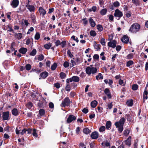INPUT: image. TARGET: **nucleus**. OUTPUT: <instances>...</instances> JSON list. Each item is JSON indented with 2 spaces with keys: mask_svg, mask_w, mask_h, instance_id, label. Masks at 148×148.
I'll return each mask as SVG.
<instances>
[{
  "mask_svg": "<svg viewBox=\"0 0 148 148\" xmlns=\"http://www.w3.org/2000/svg\"><path fill=\"white\" fill-rule=\"evenodd\" d=\"M140 25L137 23H134L132 25L129 31L133 34H136L138 32L140 29Z\"/></svg>",
  "mask_w": 148,
  "mask_h": 148,
  "instance_id": "1",
  "label": "nucleus"
},
{
  "mask_svg": "<svg viewBox=\"0 0 148 148\" xmlns=\"http://www.w3.org/2000/svg\"><path fill=\"white\" fill-rule=\"evenodd\" d=\"M98 71V70L96 67H92V65L87 67L86 69V72L88 75H94Z\"/></svg>",
  "mask_w": 148,
  "mask_h": 148,
  "instance_id": "2",
  "label": "nucleus"
},
{
  "mask_svg": "<svg viewBox=\"0 0 148 148\" xmlns=\"http://www.w3.org/2000/svg\"><path fill=\"white\" fill-rule=\"evenodd\" d=\"M70 101L69 98L66 97L62 101L60 105V106L62 107H65L66 106H68L70 105Z\"/></svg>",
  "mask_w": 148,
  "mask_h": 148,
  "instance_id": "3",
  "label": "nucleus"
},
{
  "mask_svg": "<svg viewBox=\"0 0 148 148\" xmlns=\"http://www.w3.org/2000/svg\"><path fill=\"white\" fill-rule=\"evenodd\" d=\"M114 15L115 17L118 18V19H119L123 16V14L122 12L119 10L117 9L115 11Z\"/></svg>",
  "mask_w": 148,
  "mask_h": 148,
  "instance_id": "4",
  "label": "nucleus"
},
{
  "mask_svg": "<svg viewBox=\"0 0 148 148\" xmlns=\"http://www.w3.org/2000/svg\"><path fill=\"white\" fill-rule=\"evenodd\" d=\"M2 116L3 119L4 121L9 120L10 118L9 116V112L8 111L3 112Z\"/></svg>",
  "mask_w": 148,
  "mask_h": 148,
  "instance_id": "5",
  "label": "nucleus"
},
{
  "mask_svg": "<svg viewBox=\"0 0 148 148\" xmlns=\"http://www.w3.org/2000/svg\"><path fill=\"white\" fill-rule=\"evenodd\" d=\"M29 1H28V3L27 4L26 7L29 10L31 13H33L34 12L35 10V7L34 6L32 5H30L29 4Z\"/></svg>",
  "mask_w": 148,
  "mask_h": 148,
  "instance_id": "6",
  "label": "nucleus"
},
{
  "mask_svg": "<svg viewBox=\"0 0 148 148\" xmlns=\"http://www.w3.org/2000/svg\"><path fill=\"white\" fill-rule=\"evenodd\" d=\"M19 4L18 0H13L10 2V5L12 8H15L17 7Z\"/></svg>",
  "mask_w": 148,
  "mask_h": 148,
  "instance_id": "7",
  "label": "nucleus"
},
{
  "mask_svg": "<svg viewBox=\"0 0 148 148\" xmlns=\"http://www.w3.org/2000/svg\"><path fill=\"white\" fill-rule=\"evenodd\" d=\"M76 119V117L73 115H70L67 118L66 122L68 123H70Z\"/></svg>",
  "mask_w": 148,
  "mask_h": 148,
  "instance_id": "8",
  "label": "nucleus"
},
{
  "mask_svg": "<svg viewBox=\"0 0 148 148\" xmlns=\"http://www.w3.org/2000/svg\"><path fill=\"white\" fill-rule=\"evenodd\" d=\"M117 42L115 40L110 41L108 43V46L113 48H114L116 47Z\"/></svg>",
  "mask_w": 148,
  "mask_h": 148,
  "instance_id": "9",
  "label": "nucleus"
},
{
  "mask_svg": "<svg viewBox=\"0 0 148 148\" xmlns=\"http://www.w3.org/2000/svg\"><path fill=\"white\" fill-rule=\"evenodd\" d=\"M46 103L44 101H39L38 104V109L40 108H44L46 106Z\"/></svg>",
  "mask_w": 148,
  "mask_h": 148,
  "instance_id": "10",
  "label": "nucleus"
},
{
  "mask_svg": "<svg viewBox=\"0 0 148 148\" xmlns=\"http://www.w3.org/2000/svg\"><path fill=\"white\" fill-rule=\"evenodd\" d=\"M90 136L92 139H97L99 136V134L97 132L95 131L92 133Z\"/></svg>",
  "mask_w": 148,
  "mask_h": 148,
  "instance_id": "11",
  "label": "nucleus"
},
{
  "mask_svg": "<svg viewBox=\"0 0 148 148\" xmlns=\"http://www.w3.org/2000/svg\"><path fill=\"white\" fill-rule=\"evenodd\" d=\"M105 94L108 96L109 99L111 98L112 95L109 89L108 88H106L104 91Z\"/></svg>",
  "mask_w": 148,
  "mask_h": 148,
  "instance_id": "12",
  "label": "nucleus"
},
{
  "mask_svg": "<svg viewBox=\"0 0 148 148\" xmlns=\"http://www.w3.org/2000/svg\"><path fill=\"white\" fill-rule=\"evenodd\" d=\"M125 121V119L124 118H122L119 121L116 122L115 124L123 125Z\"/></svg>",
  "mask_w": 148,
  "mask_h": 148,
  "instance_id": "13",
  "label": "nucleus"
},
{
  "mask_svg": "<svg viewBox=\"0 0 148 148\" xmlns=\"http://www.w3.org/2000/svg\"><path fill=\"white\" fill-rule=\"evenodd\" d=\"M115 125L116 127L118 128V130L119 132L121 133L123 130V125H119L118 124H115Z\"/></svg>",
  "mask_w": 148,
  "mask_h": 148,
  "instance_id": "14",
  "label": "nucleus"
},
{
  "mask_svg": "<svg viewBox=\"0 0 148 148\" xmlns=\"http://www.w3.org/2000/svg\"><path fill=\"white\" fill-rule=\"evenodd\" d=\"M122 41L125 43L128 42L129 41V38L126 35H124L123 36L121 39Z\"/></svg>",
  "mask_w": 148,
  "mask_h": 148,
  "instance_id": "15",
  "label": "nucleus"
},
{
  "mask_svg": "<svg viewBox=\"0 0 148 148\" xmlns=\"http://www.w3.org/2000/svg\"><path fill=\"white\" fill-rule=\"evenodd\" d=\"M48 75V73L46 71L40 73V75L43 79L46 78Z\"/></svg>",
  "mask_w": 148,
  "mask_h": 148,
  "instance_id": "16",
  "label": "nucleus"
},
{
  "mask_svg": "<svg viewBox=\"0 0 148 148\" xmlns=\"http://www.w3.org/2000/svg\"><path fill=\"white\" fill-rule=\"evenodd\" d=\"M30 18L32 20V22L34 24L36 22V16L34 13H32L30 15Z\"/></svg>",
  "mask_w": 148,
  "mask_h": 148,
  "instance_id": "17",
  "label": "nucleus"
},
{
  "mask_svg": "<svg viewBox=\"0 0 148 148\" xmlns=\"http://www.w3.org/2000/svg\"><path fill=\"white\" fill-rule=\"evenodd\" d=\"M12 113L13 115L17 116L19 114L18 110L16 108L13 109L12 110Z\"/></svg>",
  "mask_w": 148,
  "mask_h": 148,
  "instance_id": "18",
  "label": "nucleus"
},
{
  "mask_svg": "<svg viewBox=\"0 0 148 148\" xmlns=\"http://www.w3.org/2000/svg\"><path fill=\"white\" fill-rule=\"evenodd\" d=\"M89 21L92 27H93L95 26L96 25L95 22L92 18H89Z\"/></svg>",
  "mask_w": 148,
  "mask_h": 148,
  "instance_id": "19",
  "label": "nucleus"
},
{
  "mask_svg": "<svg viewBox=\"0 0 148 148\" xmlns=\"http://www.w3.org/2000/svg\"><path fill=\"white\" fill-rule=\"evenodd\" d=\"M27 51V49L26 48L24 47L21 48L18 50L19 52L23 54H25Z\"/></svg>",
  "mask_w": 148,
  "mask_h": 148,
  "instance_id": "20",
  "label": "nucleus"
},
{
  "mask_svg": "<svg viewBox=\"0 0 148 148\" xmlns=\"http://www.w3.org/2000/svg\"><path fill=\"white\" fill-rule=\"evenodd\" d=\"M38 10L40 14H42L43 16L46 14V11L42 7H39Z\"/></svg>",
  "mask_w": 148,
  "mask_h": 148,
  "instance_id": "21",
  "label": "nucleus"
},
{
  "mask_svg": "<svg viewBox=\"0 0 148 148\" xmlns=\"http://www.w3.org/2000/svg\"><path fill=\"white\" fill-rule=\"evenodd\" d=\"M126 103L128 106L130 107L132 106L133 104V100L131 99L127 100V101Z\"/></svg>",
  "mask_w": 148,
  "mask_h": 148,
  "instance_id": "22",
  "label": "nucleus"
},
{
  "mask_svg": "<svg viewBox=\"0 0 148 148\" xmlns=\"http://www.w3.org/2000/svg\"><path fill=\"white\" fill-rule=\"evenodd\" d=\"M107 9L106 8H104L101 10L100 11V14L102 16H104L107 13Z\"/></svg>",
  "mask_w": 148,
  "mask_h": 148,
  "instance_id": "23",
  "label": "nucleus"
},
{
  "mask_svg": "<svg viewBox=\"0 0 148 148\" xmlns=\"http://www.w3.org/2000/svg\"><path fill=\"white\" fill-rule=\"evenodd\" d=\"M73 81L75 82H78L79 80V77L77 76H73L72 77Z\"/></svg>",
  "mask_w": 148,
  "mask_h": 148,
  "instance_id": "24",
  "label": "nucleus"
},
{
  "mask_svg": "<svg viewBox=\"0 0 148 148\" xmlns=\"http://www.w3.org/2000/svg\"><path fill=\"white\" fill-rule=\"evenodd\" d=\"M83 131V133L86 134H88L91 132V131L87 127L84 128Z\"/></svg>",
  "mask_w": 148,
  "mask_h": 148,
  "instance_id": "25",
  "label": "nucleus"
},
{
  "mask_svg": "<svg viewBox=\"0 0 148 148\" xmlns=\"http://www.w3.org/2000/svg\"><path fill=\"white\" fill-rule=\"evenodd\" d=\"M97 9V8L95 6H92L91 8L88 9V11L89 12L93 11L94 12H95Z\"/></svg>",
  "mask_w": 148,
  "mask_h": 148,
  "instance_id": "26",
  "label": "nucleus"
},
{
  "mask_svg": "<svg viewBox=\"0 0 148 148\" xmlns=\"http://www.w3.org/2000/svg\"><path fill=\"white\" fill-rule=\"evenodd\" d=\"M125 143L126 145H130L131 143V137L129 136L128 138L125 141Z\"/></svg>",
  "mask_w": 148,
  "mask_h": 148,
  "instance_id": "27",
  "label": "nucleus"
},
{
  "mask_svg": "<svg viewBox=\"0 0 148 148\" xmlns=\"http://www.w3.org/2000/svg\"><path fill=\"white\" fill-rule=\"evenodd\" d=\"M96 78L97 80H99V79H103V76L101 73H99L96 76Z\"/></svg>",
  "mask_w": 148,
  "mask_h": 148,
  "instance_id": "28",
  "label": "nucleus"
},
{
  "mask_svg": "<svg viewBox=\"0 0 148 148\" xmlns=\"http://www.w3.org/2000/svg\"><path fill=\"white\" fill-rule=\"evenodd\" d=\"M91 107L93 108H95L97 104V102L96 100L92 101L91 103Z\"/></svg>",
  "mask_w": 148,
  "mask_h": 148,
  "instance_id": "29",
  "label": "nucleus"
},
{
  "mask_svg": "<svg viewBox=\"0 0 148 148\" xmlns=\"http://www.w3.org/2000/svg\"><path fill=\"white\" fill-rule=\"evenodd\" d=\"M94 48L96 49V50L97 51L98 50H99L100 48V44H97L96 42L95 41L94 42Z\"/></svg>",
  "mask_w": 148,
  "mask_h": 148,
  "instance_id": "30",
  "label": "nucleus"
},
{
  "mask_svg": "<svg viewBox=\"0 0 148 148\" xmlns=\"http://www.w3.org/2000/svg\"><path fill=\"white\" fill-rule=\"evenodd\" d=\"M73 60H75L77 64H79L82 62V61L81 59L78 58H73Z\"/></svg>",
  "mask_w": 148,
  "mask_h": 148,
  "instance_id": "31",
  "label": "nucleus"
},
{
  "mask_svg": "<svg viewBox=\"0 0 148 148\" xmlns=\"http://www.w3.org/2000/svg\"><path fill=\"white\" fill-rule=\"evenodd\" d=\"M33 106V104L31 102H28L26 105V107L29 109H30Z\"/></svg>",
  "mask_w": 148,
  "mask_h": 148,
  "instance_id": "32",
  "label": "nucleus"
},
{
  "mask_svg": "<svg viewBox=\"0 0 148 148\" xmlns=\"http://www.w3.org/2000/svg\"><path fill=\"white\" fill-rule=\"evenodd\" d=\"M71 63L70 64V66L71 67H73L77 65L75 61L73 59L71 60Z\"/></svg>",
  "mask_w": 148,
  "mask_h": 148,
  "instance_id": "33",
  "label": "nucleus"
},
{
  "mask_svg": "<svg viewBox=\"0 0 148 148\" xmlns=\"http://www.w3.org/2000/svg\"><path fill=\"white\" fill-rule=\"evenodd\" d=\"M97 27L99 31L100 32H101L103 29V27L101 25H98L97 26Z\"/></svg>",
  "mask_w": 148,
  "mask_h": 148,
  "instance_id": "34",
  "label": "nucleus"
},
{
  "mask_svg": "<svg viewBox=\"0 0 148 148\" xmlns=\"http://www.w3.org/2000/svg\"><path fill=\"white\" fill-rule=\"evenodd\" d=\"M51 46V43H49L48 44H46L44 45V47L47 49H49Z\"/></svg>",
  "mask_w": 148,
  "mask_h": 148,
  "instance_id": "35",
  "label": "nucleus"
},
{
  "mask_svg": "<svg viewBox=\"0 0 148 148\" xmlns=\"http://www.w3.org/2000/svg\"><path fill=\"white\" fill-rule=\"evenodd\" d=\"M16 36L17 38L19 40L22 39L23 37L22 34L20 33L16 34Z\"/></svg>",
  "mask_w": 148,
  "mask_h": 148,
  "instance_id": "36",
  "label": "nucleus"
},
{
  "mask_svg": "<svg viewBox=\"0 0 148 148\" xmlns=\"http://www.w3.org/2000/svg\"><path fill=\"white\" fill-rule=\"evenodd\" d=\"M148 94V92L147 91L144 90L143 93V99H147V94Z\"/></svg>",
  "mask_w": 148,
  "mask_h": 148,
  "instance_id": "37",
  "label": "nucleus"
},
{
  "mask_svg": "<svg viewBox=\"0 0 148 148\" xmlns=\"http://www.w3.org/2000/svg\"><path fill=\"white\" fill-rule=\"evenodd\" d=\"M39 113L40 116H43L45 114V110L43 109H40L39 111Z\"/></svg>",
  "mask_w": 148,
  "mask_h": 148,
  "instance_id": "38",
  "label": "nucleus"
},
{
  "mask_svg": "<svg viewBox=\"0 0 148 148\" xmlns=\"http://www.w3.org/2000/svg\"><path fill=\"white\" fill-rule=\"evenodd\" d=\"M40 34L39 32H36L34 38L35 40H38L40 38Z\"/></svg>",
  "mask_w": 148,
  "mask_h": 148,
  "instance_id": "39",
  "label": "nucleus"
},
{
  "mask_svg": "<svg viewBox=\"0 0 148 148\" xmlns=\"http://www.w3.org/2000/svg\"><path fill=\"white\" fill-rule=\"evenodd\" d=\"M36 49H33L32 51L30 53L29 55L30 56H34L36 53Z\"/></svg>",
  "mask_w": 148,
  "mask_h": 148,
  "instance_id": "40",
  "label": "nucleus"
},
{
  "mask_svg": "<svg viewBox=\"0 0 148 148\" xmlns=\"http://www.w3.org/2000/svg\"><path fill=\"white\" fill-rule=\"evenodd\" d=\"M60 76L62 79H64L66 77V74L62 72L60 74Z\"/></svg>",
  "mask_w": 148,
  "mask_h": 148,
  "instance_id": "41",
  "label": "nucleus"
},
{
  "mask_svg": "<svg viewBox=\"0 0 148 148\" xmlns=\"http://www.w3.org/2000/svg\"><path fill=\"white\" fill-rule=\"evenodd\" d=\"M57 66V64L56 63H54L51 67V70L52 71L55 70Z\"/></svg>",
  "mask_w": 148,
  "mask_h": 148,
  "instance_id": "42",
  "label": "nucleus"
},
{
  "mask_svg": "<svg viewBox=\"0 0 148 148\" xmlns=\"http://www.w3.org/2000/svg\"><path fill=\"white\" fill-rule=\"evenodd\" d=\"M100 42L101 44L103 46H105L106 45V42H105V39L104 38H101Z\"/></svg>",
  "mask_w": 148,
  "mask_h": 148,
  "instance_id": "43",
  "label": "nucleus"
},
{
  "mask_svg": "<svg viewBox=\"0 0 148 148\" xmlns=\"http://www.w3.org/2000/svg\"><path fill=\"white\" fill-rule=\"evenodd\" d=\"M90 36L93 37L95 36L97 34V33L94 30H91L90 32Z\"/></svg>",
  "mask_w": 148,
  "mask_h": 148,
  "instance_id": "44",
  "label": "nucleus"
},
{
  "mask_svg": "<svg viewBox=\"0 0 148 148\" xmlns=\"http://www.w3.org/2000/svg\"><path fill=\"white\" fill-rule=\"evenodd\" d=\"M133 64L134 62L132 60H130L127 62L126 63V66H127L129 67Z\"/></svg>",
  "mask_w": 148,
  "mask_h": 148,
  "instance_id": "45",
  "label": "nucleus"
},
{
  "mask_svg": "<svg viewBox=\"0 0 148 148\" xmlns=\"http://www.w3.org/2000/svg\"><path fill=\"white\" fill-rule=\"evenodd\" d=\"M132 1L136 6L139 4V2L138 0H132Z\"/></svg>",
  "mask_w": 148,
  "mask_h": 148,
  "instance_id": "46",
  "label": "nucleus"
},
{
  "mask_svg": "<svg viewBox=\"0 0 148 148\" xmlns=\"http://www.w3.org/2000/svg\"><path fill=\"white\" fill-rule=\"evenodd\" d=\"M7 27L8 28V31L11 32L13 31V30L12 28V26L11 25H7Z\"/></svg>",
  "mask_w": 148,
  "mask_h": 148,
  "instance_id": "47",
  "label": "nucleus"
},
{
  "mask_svg": "<svg viewBox=\"0 0 148 148\" xmlns=\"http://www.w3.org/2000/svg\"><path fill=\"white\" fill-rule=\"evenodd\" d=\"M31 66L29 64H27L25 66L26 69L27 71L30 70L31 69Z\"/></svg>",
  "mask_w": 148,
  "mask_h": 148,
  "instance_id": "48",
  "label": "nucleus"
},
{
  "mask_svg": "<svg viewBox=\"0 0 148 148\" xmlns=\"http://www.w3.org/2000/svg\"><path fill=\"white\" fill-rule=\"evenodd\" d=\"M111 123L110 121L107 122L106 125V127L107 129H109L111 126Z\"/></svg>",
  "mask_w": 148,
  "mask_h": 148,
  "instance_id": "49",
  "label": "nucleus"
},
{
  "mask_svg": "<svg viewBox=\"0 0 148 148\" xmlns=\"http://www.w3.org/2000/svg\"><path fill=\"white\" fill-rule=\"evenodd\" d=\"M38 60L39 61H42L44 59V56L42 54L39 55L38 57Z\"/></svg>",
  "mask_w": 148,
  "mask_h": 148,
  "instance_id": "50",
  "label": "nucleus"
},
{
  "mask_svg": "<svg viewBox=\"0 0 148 148\" xmlns=\"http://www.w3.org/2000/svg\"><path fill=\"white\" fill-rule=\"evenodd\" d=\"M101 144L103 146L105 145L106 147H109L110 146V143L108 141H106L105 142H102Z\"/></svg>",
  "mask_w": 148,
  "mask_h": 148,
  "instance_id": "51",
  "label": "nucleus"
},
{
  "mask_svg": "<svg viewBox=\"0 0 148 148\" xmlns=\"http://www.w3.org/2000/svg\"><path fill=\"white\" fill-rule=\"evenodd\" d=\"M138 88V86L137 84H133L132 86V89L134 90H137Z\"/></svg>",
  "mask_w": 148,
  "mask_h": 148,
  "instance_id": "52",
  "label": "nucleus"
},
{
  "mask_svg": "<svg viewBox=\"0 0 148 148\" xmlns=\"http://www.w3.org/2000/svg\"><path fill=\"white\" fill-rule=\"evenodd\" d=\"M130 133V130L128 129H126L123 132V134L125 136H127Z\"/></svg>",
  "mask_w": 148,
  "mask_h": 148,
  "instance_id": "53",
  "label": "nucleus"
},
{
  "mask_svg": "<svg viewBox=\"0 0 148 148\" xmlns=\"http://www.w3.org/2000/svg\"><path fill=\"white\" fill-rule=\"evenodd\" d=\"M32 135L34 136H35L36 137H38V134H37L36 132V130L34 129L32 130Z\"/></svg>",
  "mask_w": 148,
  "mask_h": 148,
  "instance_id": "54",
  "label": "nucleus"
},
{
  "mask_svg": "<svg viewBox=\"0 0 148 148\" xmlns=\"http://www.w3.org/2000/svg\"><path fill=\"white\" fill-rule=\"evenodd\" d=\"M82 20L83 21V24L84 25H86L88 24V21L87 20L86 18L82 19Z\"/></svg>",
  "mask_w": 148,
  "mask_h": 148,
  "instance_id": "55",
  "label": "nucleus"
},
{
  "mask_svg": "<svg viewBox=\"0 0 148 148\" xmlns=\"http://www.w3.org/2000/svg\"><path fill=\"white\" fill-rule=\"evenodd\" d=\"M66 90L67 91H69L71 89V88L69 84L66 83V86L65 87Z\"/></svg>",
  "mask_w": 148,
  "mask_h": 148,
  "instance_id": "56",
  "label": "nucleus"
},
{
  "mask_svg": "<svg viewBox=\"0 0 148 148\" xmlns=\"http://www.w3.org/2000/svg\"><path fill=\"white\" fill-rule=\"evenodd\" d=\"M134 56L133 54L130 53L128 54L127 56V58L128 59H131L133 58Z\"/></svg>",
  "mask_w": 148,
  "mask_h": 148,
  "instance_id": "57",
  "label": "nucleus"
},
{
  "mask_svg": "<svg viewBox=\"0 0 148 148\" xmlns=\"http://www.w3.org/2000/svg\"><path fill=\"white\" fill-rule=\"evenodd\" d=\"M67 54L69 57L71 58H72L73 56V55L71 53V51L70 50H68L67 52Z\"/></svg>",
  "mask_w": 148,
  "mask_h": 148,
  "instance_id": "58",
  "label": "nucleus"
},
{
  "mask_svg": "<svg viewBox=\"0 0 148 148\" xmlns=\"http://www.w3.org/2000/svg\"><path fill=\"white\" fill-rule=\"evenodd\" d=\"M61 42L59 40H57L55 42V45L56 47H58V46L61 45Z\"/></svg>",
  "mask_w": 148,
  "mask_h": 148,
  "instance_id": "59",
  "label": "nucleus"
},
{
  "mask_svg": "<svg viewBox=\"0 0 148 148\" xmlns=\"http://www.w3.org/2000/svg\"><path fill=\"white\" fill-rule=\"evenodd\" d=\"M93 58L94 60H97L99 59V56L97 54H95L93 56Z\"/></svg>",
  "mask_w": 148,
  "mask_h": 148,
  "instance_id": "60",
  "label": "nucleus"
},
{
  "mask_svg": "<svg viewBox=\"0 0 148 148\" xmlns=\"http://www.w3.org/2000/svg\"><path fill=\"white\" fill-rule=\"evenodd\" d=\"M63 66L65 68H67L69 66V63L67 61H65L63 64Z\"/></svg>",
  "mask_w": 148,
  "mask_h": 148,
  "instance_id": "61",
  "label": "nucleus"
},
{
  "mask_svg": "<svg viewBox=\"0 0 148 148\" xmlns=\"http://www.w3.org/2000/svg\"><path fill=\"white\" fill-rule=\"evenodd\" d=\"M113 5L115 7H118L120 5L118 1L114 2L113 3Z\"/></svg>",
  "mask_w": 148,
  "mask_h": 148,
  "instance_id": "62",
  "label": "nucleus"
},
{
  "mask_svg": "<svg viewBox=\"0 0 148 148\" xmlns=\"http://www.w3.org/2000/svg\"><path fill=\"white\" fill-rule=\"evenodd\" d=\"M34 30V28L32 27H31L28 29V31L27 32V34H28L30 33L31 32L33 31Z\"/></svg>",
  "mask_w": 148,
  "mask_h": 148,
  "instance_id": "63",
  "label": "nucleus"
},
{
  "mask_svg": "<svg viewBox=\"0 0 148 148\" xmlns=\"http://www.w3.org/2000/svg\"><path fill=\"white\" fill-rule=\"evenodd\" d=\"M26 133L28 134H31L32 132V130L31 129L29 128L27 129H26Z\"/></svg>",
  "mask_w": 148,
  "mask_h": 148,
  "instance_id": "64",
  "label": "nucleus"
}]
</instances>
